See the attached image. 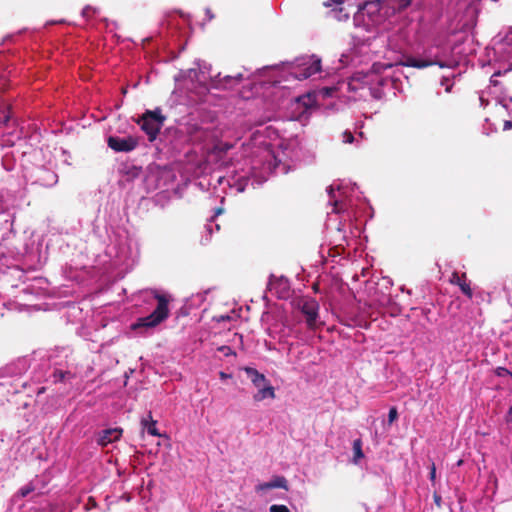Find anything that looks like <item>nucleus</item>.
Masks as SVG:
<instances>
[{
  "label": "nucleus",
  "mask_w": 512,
  "mask_h": 512,
  "mask_svg": "<svg viewBox=\"0 0 512 512\" xmlns=\"http://www.w3.org/2000/svg\"><path fill=\"white\" fill-rule=\"evenodd\" d=\"M241 149V159L231 158L226 175L219 177L220 184L226 183L237 193L243 192L250 181L260 185L270 174H287L298 156L291 144L280 143L272 148L260 131L253 133Z\"/></svg>",
  "instance_id": "nucleus-1"
},
{
  "label": "nucleus",
  "mask_w": 512,
  "mask_h": 512,
  "mask_svg": "<svg viewBox=\"0 0 512 512\" xmlns=\"http://www.w3.org/2000/svg\"><path fill=\"white\" fill-rule=\"evenodd\" d=\"M194 64L196 67L180 71L174 77L176 87L173 94H178L180 97L185 96L191 102L202 99L210 88L234 89L242 80L249 77L244 73L225 76H221V73H218L212 76L209 64L200 60L195 61Z\"/></svg>",
  "instance_id": "nucleus-2"
},
{
  "label": "nucleus",
  "mask_w": 512,
  "mask_h": 512,
  "mask_svg": "<svg viewBox=\"0 0 512 512\" xmlns=\"http://www.w3.org/2000/svg\"><path fill=\"white\" fill-rule=\"evenodd\" d=\"M380 64H374L372 70L363 73H355L348 81H338L335 86H325L318 90V95L322 98L338 97L339 92L343 91H368L369 94L375 99H381L384 96L383 87L389 84L387 77L379 74ZM384 69L391 68V64L381 65Z\"/></svg>",
  "instance_id": "nucleus-3"
},
{
  "label": "nucleus",
  "mask_w": 512,
  "mask_h": 512,
  "mask_svg": "<svg viewBox=\"0 0 512 512\" xmlns=\"http://www.w3.org/2000/svg\"><path fill=\"white\" fill-rule=\"evenodd\" d=\"M390 15L392 13L384 0H370L358 7L353 21L356 27L371 32L380 29Z\"/></svg>",
  "instance_id": "nucleus-4"
},
{
  "label": "nucleus",
  "mask_w": 512,
  "mask_h": 512,
  "mask_svg": "<svg viewBox=\"0 0 512 512\" xmlns=\"http://www.w3.org/2000/svg\"><path fill=\"white\" fill-rule=\"evenodd\" d=\"M358 187L350 182H339L329 186L328 194L330 204L335 213H347L348 217L353 212L354 200H359Z\"/></svg>",
  "instance_id": "nucleus-5"
},
{
  "label": "nucleus",
  "mask_w": 512,
  "mask_h": 512,
  "mask_svg": "<svg viewBox=\"0 0 512 512\" xmlns=\"http://www.w3.org/2000/svg\"><path fill=\"white\" fill-rule=\"evenodd\" d=\"M158 303L151 314L138 318L130 325L135 335H143L146 330L153 329L169 317L168 300L164 296H156Z\"/></svg>",
  "instance_id": "nucleus-6"
},
{
  "label": "nucleus",
  "mask_w": 512,
  "mask_h": 512,
  "mask_svg": "<svg viewBox=\"0 0 512 512\" xmlns=\"http://www.w3.org/2000/svg\"><path fill=\"white\" fill-rule=\"evenodd\" d=\"M321 71V58L315 54L297 57L288 68L289 74L297 80L308 79Z\"/></svg>",
  "instance_id": "nucleus-7"
},
{
  "label": "nucleus",
  "mask_w": 512,
  "mask_h": 512,
  "mask_svg": "<svg viewBox=\"0 0 512 512\" xmlns=\"http://www.w3.org/2000/svg\"><path fill=\"white\" fill-rule=\"evenodd\" d=\"M370 48L364 42L354 41L352 46L345 50L338 59V65L334 70H341L346 67H357L369 61Z\"/></svg>",
  "instance_id": "nucleus-8"
},
{
  "label": "nucleus",
  "mask_w": 512,
  "mask_h": 512,
  "mask_svg": "<svg viewBox=\"0 0 512 512\" xmlns=\"http://www.w3.org/2000/svg\"><path fill=\"white\" fill-rule=\"evenodd\" d=\"M390 286L391 282L387 278H383L381 283L368 281L365 288L368 295L367 304L373 308L388 306L391 303Z\"/></svg>",
  "instance_id": "nucleus-9"
},
{
  "label": "nucleus",
  "mask_w": 512,
  "mask_h": 512,
  "mask_svg": "<svg viewBox=\"0 0 512 512\" xmlns=\"http://www.w3.org/2000/svg\"><path fill=\"white\" fill-rule=\"evenodd\" d=\"M244 371L254 387L257 389V392L253 395V400L255 402H261L265 399H274L276 397L274 387L270 384L264 374L251 367H246Z\"/></svg>",
  "instance_id": "nucleus-10"
},
{
  "label": "nucleus",
  "mask_w": 512,
  "mask_h": 512,
  "mask_svg": "<svg viewBox=\"0 0 512 512\" xmlns=\"http://www.w3.org/2000/svg\"><path fill=\"white\" fill-rule=\"evenodd\" d=\"M165 121V117L161 114L160 109L147 111L138 123L141 129L147 134L149 141H154L160 132Z\"/></svg>",
  "instance_id": "nucleus-11"
},
{
  "label": "nucleus",
  "mask_w": 512,
  "mask_h": 512,
  "mask_svg": "<svg viewBox=\"0 0 512 512\" xmlns=\"http://www.w3.org/2000/svg\"><path fill=\"white\" fill-rule=\"evenodd\" d=\"M300 308L301 312L306 317V324L308 328L314 329L319 316L318 302L313 298H303L300 303Z\"/></svg>",
  "instance_id": "nucleus-12"
},
{
  "label": "nucleus",
  "mask_w": 512,
  "mask_h": 512,
  "mask_svg": "<svg viewBox=\"0 0 512 512\" xmlns=\"http://www.w3.org/2000/svg\"><path fill=\"white\" fill-rule=\"evenodd\" d=\"M108 146L112 150L116 152H130L134 150L137 145L138 141L136 138L132 136L128 137H117V136H110L108 138Z\"/></svg>",
  "instance_id": "nucleus-13"
},
{
  "label": "nucleus",
  "mask_w": 512,
  "mask_h": 512,
  "mask_svg": "<svg viewBox=\"0 0 512 512\" xmlns=\"http://www.w3.org/2000/svg\"><path fill=\"white\" fill-rule=\"evenodd\" d=\"M234 147L235 143L225 141L223 139L217 140L210 151V157L219 162L220 165H225V159Z\"/></svg>",
  "instance_id": "nucleus-14"
},
{
  "label": "nucleus",
  "mask_w": 512,
  "mask_h": 512,
  "mask_svg": "<svg viewBox=\"0 0 512 512\" xmlns=\"http://www.w3.org/2000/svg\"><path fill=\"white\" fill-rule=\"evenodd\" d=\"M433 64H437L441 68H444V67L452 68V67H455L458 64V61L455 60V59H451V60H448V61L432 62V61L424 60V59H421V58L408 57L405 60V62H403V65H405V66L414 67V68H418V69H423V68H426V67L431 66Z\"/></svg>",
  "instance_id": "nucleus-15"
},
{
  "label": "nucleus",
  "mask_w": 512,
  "mask_h": 512,
  "mask_svg": "<svg viewBox=\"0 0 512 512\" xmlns=\"http://www.w3.org/2000/svg\"><path fill=\"white\" fill-rule=\"evenodd\" d=\"M496 75H500V72L494 73L492 77ZM490 83L491 85L488 87L487 94L494 96L496 104L501 105L509 114H511L512 98L506 96L500 97L498 95V91L500 90V88L498 87L497 81L491 78Z\"/></svg>",
  "instance_id": "nucleus-16"
},
{
  "label": "nucleus",
  "mask_w": 512,
  "mask_h": 512,
  "mask_svg": "<svg viewBox=\"0 0 512 512\" xmlns=\"http://www.w3.org/2000/svg\"><path fill=\"white\" fill-rule=\"evenodd\" d=\"M496 50L499 52H512V27L501 30L495 37Z\"/></svg>",
  "instance_id": "nucleus-17"
},
{
  "label": "nucleus",
  "mask_w": 512,
  "mask_h": 512,
  "mask_svg": "<svg viewBox=\"0 0 512 512\" xmlns=\"http://www.w3.org/2000/svg\"><path fill=\"white\" fill-rule=\"evenodd\" d=\"M121 435H122V429H119V428L105 429L98 434L97 443L100 446L105 447L108 444L120 439Z\"/></svg>",
  "instance_id": "nucleus-18"
},
{
  "label": "nucleus",
  "mask_w": 512,
  "mask_h": 512,
  "mask_svg": "<svg viewBox=\"0 0 512 512\" xmlns=\"http://www.w3.org/2000/svg\"><path fill=\"white\" fill-rule=\"evenodd\" d=\"M43 489L44 485L42 483V480L39 477H35L33 480H31L29 483L25 484L19 489L18 495L24 498L34 492H36L37 494H42Z\"/></svg>",
  "instance_id": "nucleus-19"
},
{
  "label": "nucleus",
  "mask_w": 512,
  "mask_h": 512,
  "mask_svg": "<svg viewBox=\"0 0 512 512\" xmlns=\"http://www.w3.org/2000/svg\"><path fill=\"white\" fill-rule=\"evenodd\" d=\"M141 425H142L143 429L147 431L148 434H150L152 436H156V437L161 436V434L159 433V431L157 429V421L152 419V416L150 413H149L147 419L146 418L142 419Z\"/></svg>",
  "instance_id": "nucleus-20"
},
{
  "label": "nucleus",
  "mask_w": 512,
  "mask_h": 512,
  "mask_svg": "<svg viewBox=\"0 0 512 512\" xmlns=\"http://www.w3.org/2000/svg\"><path fill=\"white\" fill-rule=\"evenodd\" d=\"M390 9L391 13L394 14L396 11L407 8L412 0H384Z\"/></svg>",
  "instance_id": "nucleus-21"
},
{
  "label": "nucleus",
  "mask_w": 512,
  "mask_h": 512,
  "mask_svg": "<svg viewBox=\"0 0 512 512\" xmlns=\"http://www.w3.org/2000/svg\"><path fill=\"white\" fill-rule=\"evenodd\" d=\"M329 14L337 21H346L349 18V13L345 10L343 4L339 6H333L329 11Z\"/></svg>",
  "instance_id": "nucleus-22"
},
{
  "label": "nucleus",
  "mask_w": 512,
  "mask_h": 512,
  "mask_svg": "<svg viewBox=\"0 0 512 512\" xmlns=\"http://www.w3.org/2000/svg\"><path fill=\"white\" fill-rule=\"evenodd\" d=\"M353 459L352 462L354 464H358L359 461L364 458V453L362 451V440L361 439H355L353 441Z\"/></svg>",
  "instance_id": "nucleus-23"
},
{
  "label": "nucleus",
  "mask_w": 512,
  "mask_h": 512,
  "mask_svg": "<svg viewBox=\"0 0 512 512\" xmlns=\"http://www.w3.org/2000/svg\"><path fill=\"white\" fill-rule=\"evenodd\" d=\"M206 296L207 291L196 293L187 300V305L190 308L199 307L205 301Z\"/></svg>",
  "instance_id": "nucleus-24"
},
{
  "label": "nucleus",
  "mask_w": 512,
  "mask_h": 512,
  "mask_svg": "<svg viewBox=\"0 0 512 512\" xmlns=\"http://www.w3.org/2000/svg\"><path fill=\"white\" fill-rule=\"evenodd\" d=\"M11 118V105L2 104L0 107V124H7Z\"/></svg>",
  "instance_id": "nucleus-25"
},
{
  "label": "nucleus",
  "mask_w": 512,
  "mask_h": 512,
  "mask_svg": "<svg viewBox=\"0 0 512 512\" xmlns=\"http://www.w3.org/2000/svg\"><path fill=\"white\" fill-rule=\"evenodd\" d=\"M271 489L275 488H281V489H288L287 480L283 476H276L270 481Z\"/></svg>",
  "instance_id": "nucleus-26"
},
{
  "label": "nucleus",
  "mask_w": 512,
  "mask_h": 512,
  "mask_svg": "<svg viewBox=\"0 0 512 512\" xmlns=\"http://www.w3.org/2000/svg\"><path fill=\"white\" fill-rule=\"evenodd\" d=\"M52 376H53L54 382H59V381H65L66 379H69L72 376V374L69 371H62V370L55 369Z\"/></svg>",
  "instance_id": "nucleus-27"
},
{
  "label": "nucleus",
  "mask_w": 512,
  "mask_h": 512,
  "mask_svg": "<svg viewBox=\"0 0 512 512\" xmlns=\"http://www.w3.org/2000/svg\"><path fill=\"white\" fill-rule=\"evenodd\" d=\"M223 213V208H216L211 221L205 225L206 232L211 235L213 232V219Z\"/></svg>",
  "instance_id": "nucleus-28"
},
{
  "label": "nucleus",
  "mask_w": 512,
  "mask_h": 512,
  "mask_svg": "<svg viewBox=\"0 0 512 512\" xmlns=\"http://www.w3.org/2000/svg\"><path fill=\"white\" fill-rule=\"evenodd\" d=\"M458 285L463 294H465L468 298H472L473 292L468 283H466L465 281H462V282H459Z\"/></svg>",
  "instance_id": "nucleus-29"
},
{
  "label": "nucleus",
  "mask_w": 512,
  "mask_h": 512,
  "mask_svg": "<svg viewBox=\"0 0 512 512\" xmlns=\"http://www.w3.org/2000/svg\"><path fill=\"white\" fill-rule=\"evenodd\" d=\"M269 512H290V510L286 505L273 504L270 506Z\"/></svg>",
  "instance_id": "nucleus-30"
},
{
  "label": "nucleus",
  "mask_w": 512,
  "mask_h": 512,
  "mask_svg": "<svg viewBox=\"0 0 512 512\" xmlns=\"http://www.w3.org/2000/svg\"><path fill=\"white\" fill-rule=\"evenodd\" d=\"M342 140H343L344 143H349L350 144V143H353L354 136H353V134L350 131L346 130L342 134Z\"/></svg>",
  "instance_id": "nucleus-31"
},
{
  "label": "nucleus",
  "mask_w": 512,
  "mask_h": 512,
  "mask_svg": "<svg viewBox=\"0 0 512 512\" xmlns=\"http://www.w3.org/2000/svg\"><path fill=\"white\" fill-rule=\"evenodd\" d=\"M398 417V412L395 407H391L388 414L389 423H393Z\"/></svg>",
  "instance_id": "nucleus-32"
},
{
  "label": "nucleus",
  "mask_w": 512,
  "mask_h": 512,
  "mask_svg": "<svg viewBox=\"0 0 512 512\" xmlns=\"http://www.w3.org/2000/svg\"><path fill=\"white\" fill-rule=\"evenodd\" d=\"M344 3V0H325L323 5L326 7L339 6Z\"/></svg>",
  "instance_id": "nucleus-33"
},
{
  "label": "nucleus",
  "mask_w": 512,
  "mask_h": 512,
  "mask_svg": "<svg viewBox=\"0 0 512 512\" xmlns=\"http://www.w3.org/2000/svg\"><path fill=\"white\" fill-rule=\"evenodd\" d=\"M97 9L92 6H86L82 10V16L88 18L91 13H96Z\"/></svg>",
  "instance_id": "nucleus-34"
},
{
  "label": "nucleus",
  "mask_w": 512,
  "mask_h": 512,
  "mask_svg": "<svg viewBox=\"0 0 512 512\" xmlns=\"http://www.w3.org/2000/svg\"><path fill=\"white\" fill-rule=\"evenodd\" d=\"M441 85L445 87L446 92H451L453 84L449 83V79L447 77L442 78Z\"/></svg>",
  "instance_id": "nucleus-35"
},
{
  "label": "nucleus",
  "mask_w": 512,
  "mask_h": 512,
  "mask_svg": "<svg viewBox=\"0 0 512 512\" xmlns=\"http://www.w3.org/2000/svg\"><path fill=\"white\" fill-rule=\"evenodd\" d=\"M299 102H302L303 105H305L306 107L310 106L311 103H312V96L310 94L306 95V96H303V97H300L299 99Z\"/></svg>",
  "instance_id": "nucleus-36"
},
{
  "label": "nucleus",
  "mask_w": 512,
  "mask_h": 512,
  "mask_svg": "<svg viewBox=\"0 0 512 512\" xmlns=\"http://www.w3.org/2000/svg\"><path fill=\"white\" fill-rule=\"evenodd\" d=\"M271 489V486H270V481L269 482H263V483H260L256 486V491L257 492H260V491H265V490H270Z\"/></svg>",
  "instance_id": "nucleus-37"
},
{
  "label": "nucleus",
  "mask_w": 512,
  "mask_h": 512,
  "mask_svg": "<svg viewBox=\"0 0 512 512\" xmlns=\"http://www.w3.org/2000/svg\"><path fill=\"white\" fill-rule=\"evenodd\" d=\"M218 350L220 352H222L224 356H230V355L234 354L232 349L229 346H226V345L219 347Z\"/></svg>",
  "instance_id": "nucleus-38"
},
{
  "label": "nucleus",
  "mask_w": 512,
  "mask_h": 512,
  "mask_svg": "<svg viewBox=\"0 0 512 512\" xmlns=\"http://www.w3.org/2000/svg\"><path fill=\"white\" fill-rule=\"evenodd\" d=\"M15 366H16V364H15ZM17 366H21L24 369L26 367V361L25 360H19L18 363H17ZM13 368H14V365H11V366H8L6 368V370L8 372L12 373Z\"/></svg>",
  "instance_id": "nucleus-39"
},
{
  "label": "nucleus",
  "mask_w": 512,
  "mask_h": 512,
  "mask_svg": "<svg viewBox=\"0 0 512 512\" xmlns=\"http://www.w3.org/2000/svg\"><path fill=\"white\" fill-rule=\"evenodd\" d=\"M429 478L432 482L435 481V478H436V467H435V464L432 463L431 465V468H430V473H429Z\"/></svg>",
  "instance_id": "nucleus-40"
},
{
  "label": "nucleus",
  "mask_w": 512,
  "mask_h": 512,
  "mask_svg": "<svg viewBox=\"0 0 512 512\" xmlns=\"http://www.w3.org/2000/svg\"><path fill=\"white\" fill-rule=\"evenodd\" d=\"M452 283H456V284H459V282H462L461 278L458 276V274H453L452 276V280H451Z\"/></svg>",
  "instance_id": "nucleus-41"
},
{
  "label": "nucleus",
  "mask_w": 512,
  "mask_h": 512,
  "mask_svg": "<svg viewBox=\"0 0 512 512\" xmlns=\"http://www.w3.org/2000/svg\"><path fill=\"white\" fill-rule=\"evenodd\" d=\"M479 100L482 106L488 105V100L484 98V92L479 96Z\"/></svg>",
  "instance_id": "nucleus-42"
},
{
  "label": "nucleus",
  "mask_w": 512,
  "mask_h": 512,
  "mask_svg": "<svg viewBox=\"0 0 512 512\" xmlns=\"http://www.w3.org/2000/svg\"><path fill=\"white\" fill-rule=\"evenodd\" d=\"M219 376H220V378H221L222 380H226V379L231 378V375H230V374H227V373H225V372H223V371H221V372L219 373Z\"/></svg>",
  "instance_id": "nucleus-43"
},
{
  "label": "nucleus",
  "mask_w": 512,
  "mask_h": 512,
  "mask_svg": "<svg viewBox=\"0 0 512 512\" xmlns=\"http://www.w3.org/2000/svg\"><path fill=\"white\" fill-rule=\"evenodd\" d=\"M511 128H512V122H511V121H509V120L505 121V122H504L503 129H504V130H509V129H511Z\"/></svg>",
  "instance_id": "nucleus-44"
},
{
  "label": "nucleus",
  "mask_w": 512,
  "mask_h": 512,
  "mask_svg": "<svg viewBox=\"0 0 512 512\" xmlns=\"http://www.w3.org/2000/svg\"><path fill=\"white\" fill-rule=\"evenodd\" d=\"M507 421L512 422V407L508 410Z\"/></svg>",
  "instance_id": "nucleus-45"
},
{
  "label": "nucleus",
  "mask_w": 512,
  "mask_h": 512,
  "mask_svg": "<svg viewBox=\"0 0 512 512\" xmlns=\"http://www.w3.org/2000/svg\"><path fill=\"white\" fill-rule=\"evenodd\" d=\"M206 14L209 17V20H211L213 18V15L211 14L210 9H206Z\"/></svg>",
  "instance_id": "nucleus-46"
},
{
  "label": "nucleus",
  "mask_w": 512,
  "mask_h": 512,
  "mask_svg": "<svg viewBox=\"0 0 512 512\" xmlns=\"http://www.w3.org/2000/svg\"><path fill=\"white\" fill-rule=\"evenodd\" d=\"M280 284H283L285 287H287V280L281 279Z\"/></svg>",
  "instance_id": "nucleus-47"
},
{
  "label": "nucleus",
  "mask_w": 512,
  "mask_h": 512,
  "mask_svg": "<svg viewBox=\"0 0 512 512\" xmlns=\"http://www.w3.org/2000/svg\"><path fill=\"white\" fill-rule=\"evenodd\" d=\"M56 178H57V176L55 174H52V181H53V183H55L57 181Z\"/></svg>",
  "instance_id": "nucleus-48"
},
{
  "label": "nucleus",
  "mask_w": 512,
  "mask_h": 512,
  "mask_svg": "<svg viewBox=\"0 0 512 512\" xmlns=\"http://www.w3.org/2000/svg\"><path fill=\"white\" fill-rule=\"evenodd\" d=\"M43 392H44V387L39 388L38 391H37L38 394H41Z\"/></svg>",
  "instance_id": "nucleus-49"
},
{
  "label": "nucleus",
  "mask_w": 512,
  "mask_h": 512,
  "mask_svg": "<svg viewBox=\"0 0 512 512\" xmlns=\"http://www.w3.org/2000/svg\"><path fill=\"white\" fill-rule=\"evenodd\" d=\"M462 464H463V460H461V459H460V460L457 462V466H461Z\"/></svg>",
  "instance_id": "nucleus-50"
},
{
  "label": "nucleus",
  "mask_w": 512,
  "mask_h": 512,
  "mask_svg": "<svg viewBox=\"0 0 512 512\" xmlns=\"http://www.w3.org/2000/svg\"><path fill=\"white\" fill-rule=\"evenodd\" d=\"M215 229L218 231L219 230V225L218 224H215Z\"/></svg>",
  "instance_id": "nucleus-51"
}]
</instances>
